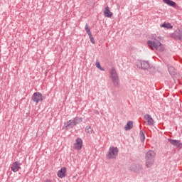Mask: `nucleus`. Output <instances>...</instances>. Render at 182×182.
I'll list each match as a JSON object with an SVG mask.
<instances>
[{
	"label": "nucleus",
	"mask_w": 182,
	"mask_h": 182,
	"mask_svg": "<svg viewBox=\"0 0 182 182\" xmlns=\"http://www.w3.org/2000/svg\"><path fill=\"white\" fill-rule=\"evenodd\" d=\"M147 45L152 50L155 49V50H159V52H164V46L156 38L154 41H148Z\"/></svg>",
	"instance_id": "f257e3e1"
},
{
	"label": "nucleus",
	"mask_w": 182,
	"mask_h": 182,
	"mask_svg": "<svg viewBox=\"0 0 182 182\" xmlns=\"http://www.w3.org/2000/svg\"><path fill=\"white\" fill-rule=\"evenodd\" d=\"M109 75L114 87H119L120 85L119 81V75H117V72H116V69L114 68H112L109 70Z\"/></svg>",
	"instance_id": "f03ea898"
},
{
	"label": "nucleus",
	"mask_w": 182,
	"mask_h": 182,
	"mask_svg": "<svg viewBox=\"0 0 182 182\" xmlns=\"http://www.w3.org/2000/svg\"><path fill=\"white\" fill-rule=\"evenodd\" d=\"M119 154V148L111 146L109 148L108 154H107V158L109 160H113L117 157Z\"/></svg>",
	"instance_id": "7ed1b4c3"
},
{
	"label": "nucleus",
	"mask_w": 182,
	"mask_h": 182,
	"mask_svg": "<svg viewBox=\"0 0 182 182\" xmlns=\"http://www.w3.org/2000/svg\"><path fill=\"white\" fill-rule=\"evenodd\" d=\"M31 100L38 105L40 102H43V95L39 92H36L33 94Z\"/></svg>",
	"instance_id": "20e7f679"
},
{
	"label": "nucleus",
	"mask_w": 182,
	"mask_h": 182,
	"mask_svg": "<svg viewBox=\"0 0 182 182\" xmlns=\"http://www.w3.org/2000/svg\"><path fill=\"white\" fill-rule=\"evenodd\" d=\"M136 65L139 69H143L144 70H146L150 68V64L149 62L144 60H137Z\"/></svg>",
	"instance_id": "39448f33"
},
{
	"label": "nucleus",
	"mask_w": 182,
	"mask_h": 182,
	"mask_svg": "<svg viewBox=\"0 0 182 182\" xmlns=\"http://www.w3.org/2000/svg\"><path fill=\"white\" fill-rule=\"evenodd\" d=\"M21 166H22V164H21L20 162H14L11 167V171H13V173H18V171L21 170Z\"/></svg>",
	"instance_id": "423d86ee"
},
{
	"label": "nucleus",
	"mask_w": 182,
	"mask_h": 182,
	"mask_svg": "<svg viewBox=\"0 0 182 182\" xmlns=\"http://www.w3.org/2000/svg\"><path fill=\"white\" fill-rule=\"evenodd\" d=\"M173 39H178V41H182V30L176 29L171 35Z\"/></svg>",
	"instance_id": "0eeeda50"
},
{
	"label": "nucleus",
	"mask_w": 182,
	"mask_h": 182,
	"mask_svg": "<svg viewBox=\"0 0 182 182\" xmlns=\"http://www.w3.org/2000/svg\"><path fill=\"white\" fill-rule=\"evenodd\" d=\"M83 147V141L80 138H77L74 144V149L75 150H82Z\"/></svg>",
	"instance_id": "6e6552de"
},
{
	"label": "nucleus",
	"mask_w": 182,
	"mask_h": 182,
	"mask_svg": "<svg viewBox=\"0 0 182 182\" xmlns=\"http://www.w3.org/2000/svg\"><path fill=\"white\" fill-rule=\"evenodd\" d=\"M85 29L90 39L91 43H93V45H95V38H93V36L92 35V32L90 31V28H89V25L87 23L85 24Z\"/></svg>",
	"instance_id": "1a4fd4ad"
},
{
	"label": "nucleus",
	"mask_w": 182,
	"mask_h": 182,
	"mask_svg": "<svg viewBox=\"0 0 182 182\" xmlns=\"http://www.w3.org/2000/svg\"><path fill=\"white\" fill-rule=\"evenodd\" d=\"M168 141L171 144H172V146H174L175 147H178L179 149H182L181 141H179L177 139H168Z\"/></svg>",
	"instance_id": "9d476101"
},
{
	"label": "nucleus",
	"mask_w": 182,
	"mask_h": 182,
	"mask_svg": "<svg viewBox=\"0 0 182 182\" xmlns=\"http://www.w3.org/2000/svg\"><path fill=\"white\" fill-rule=\"evenodd\" d=\"M142 166L140 164H132L129 167V170L131 171H134V173H140L141 171Z\"/></svg>",
	"instance_id": "9b49d317"
},
{
	"label": "nucleus",
	"mask_w": 182,
	"mask_h": 182,
	"mask_svg": "<svg viewBox=\"0 0 182 182\" xmlns=\"http://www.w3.org/2000/svg\"><path fill=\"white\" fill-rule=\"evenodd\" d=\"M156 157V152L153 150H149L146 153L145 159L154 160Z\"/></svg>",
	"instance_id": "f8f14e48"
},
{
	"label": "nucleus",
	"mask_w": 182,
	"mask_h": 182,
	"mask_svg": "<svg viewBox=\"0 0 182 182\" xmlns=\"http://www.w3.org/2000/svg\"><path fill=\"white\" fill-rule=\"evenodd\" d=\"M144 119L147 122L148 126H154V119L151 117V115L146 114L144 116Z\"/></svg>",
	"instance_id": "ddd939ff"
},
{
	"label": "nucleus",
	"mask_w": 182,
	"mask_h": 182,
	"mask_svg": "<svg viewBox=\"0 0 182 182\" xmlns=\"http://www.w3.org/2000/svg\"><path fill=\"white\" fill-rule=\"evenodd\" d=\"M57 176L59 178H64V177H66V168H61L60 170L58 171Z\"/></svg>",
	"instance_id": "4468645a"
},
{
	"label": "nucleus",
	"mask_w": 182,
	"mask_h": 182,
	"mask_svg": "<svg viewBox=\"0 0 182 182\" xmlns=\"http://www.w3.org/2000/svg\"><path fill=\"white\" fill-rule=\"evenodd\" d=\"M64 126H65V128L68 130H69V129H72V128L75 127V126H76V124L73 122V119H70V120L68 121L67 122H65L64 124Z\"/></svg>",
	"instance_id": "2eb2a0df"
},
{
	"label": "nucleus",
	"mask_w": 182,
	"mask_h": 182,
	"mask_svg": "<svg viewBox=\"0 0 182 182\" xmlns=\"http://www.w3.org/2000/svg\"><path fill=\"white\" fill-rule=\"evenodd\" d=\"M104 15L106 18H112L113 16V13L109 9V6H107L104 11Z\"/></svg>",
	"instance_id": "dca6fc26"
},
{
	"label": "nucleus",
	"mask_w": 182,
	"mask_h": 182,
	"mask_svg": "<svg viewBox=\"0 0 182 182\" xmlns=\"http://www.w3.org/2000/svg\"><path fill=\"white\" fill-rule=\"evenodd\" d=\"M145 166L147 168H150L154 164V159H145Z\"/></svg>",
	"instance_id": "f3484780"
},
{
	"label": "nucleus",
	"mask_w": 182,
	"mask_h": 182,
	"mask_svg": "<svg viewBox=\"0 0 182 182\" xmlns=\"http://www.w3.org/2000/svg\"><path fill=\"white\" fill-rule=\"evenodd\" d=\"M73 120L74 124H75V126L83 122V119L82 117H74L73 119Z\"/></svg>",
	"instance_id": "a211bd4d"
},
{
	"label": "nucleus",
	"mask_w": 182,
	"mask_h": 182,
	"mask_svg": "<svg viewBox=\"0 0 182 182\" xmlns=\"http://www.w3.org/2000/svg\"><path fill=\"white\" fill-rule=\"evenodd\" d=\"M85 133H88V134H93V133H95V131L91 126H87L85 129Z\"/></svg>",
	"instance_id": "6ab92c4d"
},
{
	"label": "nucleus",
	"mask_w": 182,
	"mask_h": 182,
	"mask_svg": "<svg viewBox=\"0 0 182 182\" xmlns=\"http://www.w3.org/2000/svg\"><path fill=\"white\" fill-rule=\"evenodd\" d=\"M163 2L164 4H166V5H168L169 6H176V2L171 1V0H163Z\"/></svg>",
	"instance_id": "aec40b11"
},
{
	"label": "nucleus",
	"mask_w": 182,
	"mask_h": 182,
	"mask_svg": "<svg viewBox=\"0 0 182 182\" xmlns=\"http://www.w3.org/2000/svg\"><path fill=\"white\" fill-rule=\"evenodd\" d=\"M168 70L171 76L176 75V69L171 65H168Z\"/></svg>",
	"instance_id": "412c9836"
},
{
	"label": "nucleus",
	"mask_w": 182,
	"mask_h": 182,
	"mask_svg": "<svg viewBox=\"0 0 182 182\" xmlns=\"http://www.w3.org/2000/svg\"><path fill=\"white\" fill-rule=\"evenodd\" d=\"M161 28H166V29H173V26L170 23H164L161 24Z\"/></svg>",
	"instance_id": "4be33fe9"
},
{
	"label": "nucleus",
	"mask_w": 182,
	"mask_h": 182,
	"mask_svg": "<svg viewBox=\"0 0 182 182\" xmlns=\"http://www.w3.org/2000/svg\"><path fill=\"white\" fill-rule=\"evenodd\" d=\"M132 126H133V122L129 121L124 127V130H130V129H132Z\"/></svg>",
	"instance_id": "5701e85b"
},
{
	"label": "nucleus",
	"mask_w": 182,
	"mask_h": 182,
	"mask_svg": "<svg viewBox=\"0 0 182 182\" xmlns=\"http://www.w3.org/2000/svg\"><path fill=\"white\" fill-rule=\"evenodd\" d=\"M139 136L141 141H144V140H146V136L144 135V132H143V131H140Z\"/></svg>",
	"instance_id": "b1692460"
},
{
	"label": "nucleus",
	"mask_w": 182,
	"mask_h": 182,
	"mask_svg": "<svg viewBox=\"0 0 182 182\" xmlns=\"http://www.w3.org/2000/svg\"><path fill=\"white\" fill-rule=\"evenodd\" d=\"M96 67H97L98 69H100V70H102V72L105 71V68H102V65H100V63L97 62V63H96Z\"/></svg>",
	"instance_id": "393cba45"
}]
</instances>
